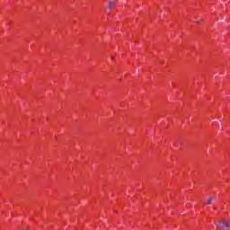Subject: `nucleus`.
<instances>
[{"instance_id": "obj_1", "label": "nucleus", "mask_w": 230, "mask_h": 230, "mask_svg": "<svg viewBox=\"0 0 230 230\" xmlns=\"http://www.w3.org/2000/svg\"><path fill=\"white\" fill-rule=\"evenodd\" d=\"M216 227H217V229H229V221L220 219L217 221V224H216Z\"/></svg>"}, {"instance_id": "obj_2", "label": "nucleus", "mask_w": 230, "mask_h": 230, "mask_svg": "<svg viewBox=\"0 0 230 230\" xmlns=\"http://www.w3.org/2000/svg\"><path fill=\"white\" fill-rule=\"evenodd\" d=\"M116 3L114 2V0H110L108 3V9L110 10V12L112 11V8H114Z\"/></svg>"}, {"instance_id": "obj_3", "label": "nucleus", "mask_w": 230, "mask_h": 230, "mask_svg": "<svg viewBox=\"0 0 230 230\" xmlns=\"http://www.w3.org/2000/svg\"><path fill=\"white\" fill-rule=\"evenodd\" d=\"M213 200H215V197L210 196V197L208 199V200H207V204H208V206H211V204H213Z\"/></svg>"}, {"instance_id": "obj_4", "label": "nucleus", "mask_w": 230, "mask_h": 230, "mask_svg": "<svg viewBox=\"0 0 230 230\" xmlns=\"http://www.w3.org/2000/svg\"><path fill=\"white\" fill-rule=\"evenodd\" d=\"M23 230H29L28 228H24Z\"/></svg>"}]
</instances>
